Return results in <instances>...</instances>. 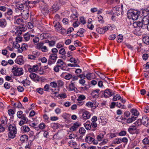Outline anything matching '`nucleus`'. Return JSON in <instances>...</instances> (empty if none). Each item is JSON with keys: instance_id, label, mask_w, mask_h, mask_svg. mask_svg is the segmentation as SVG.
Here are the masks:
<instances>
[{"instance_id": "nucleus-3", "label": "nucleus", "mask_w": 149, "mask_h": 149, "mask_svg": "<svg viewBox=\"0 0 149 149\" xmlns=\"http://www.w3.org/2000/svg\"><path fill=\"white\" fill-rule=\"evenodd\" d=\"M12 70L14 75L16 76H20L22 75L23 73V69L21 68L14 67L12 69Z\"/></svg>"}, {"instance_id": "nucleus-13", "label": "nucleus", "mask_w": 149, "mask_h": 149, "mask_svg": "<svg viewBox=\"0 0 149 149\" xmlns=\"http://www.w3.org/2000/svg\"><path fill=\"white\" fill-rule=\"evenodd\" d=\"M82 118L84 120H86L90 118L91 116L90 113L88 111H85L82 114Z\"/></svg>"}, {"instance_id": "nucleus-26", "label": "nucleus", "mask_w": 149, "mask_h": 149, "mask_svg": "<svg viewBox=\"0 0 149 149\" xmlns=\"http://www.w3.org/2000/svg\"><path fill=\"white\" fill-rule=\"evenodd\" d=\"M84 126L87 130H90L91 129V124L89 121H87L84 124Z\"/></svg>"}, {"instance_id": "nucleus-43", "label": "nucleus", "mask_w": 149, "mask_h": 149, "mask_svg": "<svg viewBox=\"0 0 149 149\" xmlns=\"http://www.w3.org/2000/svg\"><path fill=\"white\" fill-rule=\"evenodd\" d=\"M116 106L118 108H121L122 109H125L126 107L123 104H122L120 103L117 102L116 103Z\"/></svg>"}, {"instance_id": "nucleus-11", "label": "nucleus", "mask_w": 149, "mask_h": 149, "mask_svg": "<svg viewBox=\"0 0 149 149\" xmlns=\"http://www.w3.org/2000/svg\"><path fill=\"white\" fill-rule=\"evenodd\" d=\"M144 24L146 26V28L149 31V16L144 17L143 18Z\"/></svg>"}, {"instance_id": "nucleus-6", "label": "nucleus", "mask_w": 149, "mask_h": 149, "mask_svg": "<svg viewBox=\"0 0 149 149\" xmlns=\"http://www.w3.org/2000/svg\"><path fill=\"white\" fill-rule=\"evenodd\" d=\"M24 6L23 3H16L15 7V11L16 12H19V11H22L24 9Z\"/></svg>"}, {"instance_id": "nucleus-54", "label": "nucleus", "mask_w": 149, "mask_h": 149, "mask_svg": "<svg viewBox=\"0 0 149 149\" xmlns=\"http://www.w3.org/2000/svg\"><path fill=\"white\" fill-rule=\"evenodd\" d=\"M86 82V81L84 79H80L79 80V83L82 86H84V85H86L85 83Z\"/></svg>"}, {"instance_id": "nucleus-14", "label": "nucleus", "mask_w": 149, "mask_h": 149, "mask_svg": "<svg viewBox=\"0 0 149 149\" xmlns=\"http://www.w3.org/2000/svg\"><path fill=\"white\" fill-rule=\"evenodd\" d=\"M7 25L6 20L4 18L0 19V26L1 28H5Z\"/></svg>"}, {"instance_id": "nucleus-37", "label": "nucleus", "mask_w": 149, "mask_h": 149, "mask_svg": "<svg viewBox=\"0 0 149 149\" xmlns=\"http://www.w3.org/2000/svg\"><path fill=\"white\" fill-rule=\"evenodd\" d=\"M47 34L46 33H42L41 34L40 36V39L42 40L45 39H46L48 37Z\"/></svg>"}, {"instance_id": "nucleus-28", "label": "nucleus", "mask_w": 149, "mask_h": 149, "mask_svg": "<svg viewBox=\"0 0 149 149\" xmlns=\"http://www.w3.org/2000/svg\"><path fill=\"white\" fill-rule=\"evenodd\" d=\"M143 41L144 43L149 45V36H146L143 38Z\"/></svg>"}, {"instance_id": "nucleus-8", "label": "nucleus", "mask_w": 149, "mask_h": 149, "mask_svg": "<svg viewBox=\"0 0 149 149\" xmlns=\"http://www.w3.org/2000/svg\"><path fill=\"white\" fill-rule=\"evenodd\" d=\"M20 119H21L19 123V124L20 126H22L23 125L29 123L30 121V120H28L27 118L26 117V115L23 116V117L21 118Z\"/></svg>"}, {"instance_id": "nucleus-52", "label": "nucleus", "mask_w": 149, "mask_h": 149, "mask_svg": "<svg viewBox=\"0 0 149 149\" xmlns=\"http://www.w3.org/2000/svg\"><path fill=\"white\" fill-rule=\"evenodd\" d=\"M114 143L115 144H118L121 143V139L116 138L114 140Z\"/></svg>"}, {"instance_id": "nucleus-22", "label": "nucleus", "mask_w": 149, "mask_h": 149, "mask_svg": "<svg viewBox=\"0 0 149 149\" xmlns=\"http://www.w3.org/2000/svg\"><path fill=\"white\" fill-rule=\"evenodd\" d=\"M91 128H93L92 129L93 131H95L97 129V124L95 122H92L91 123Z\"/></svg>"}, {"instance_id": "nucleus-29", "label": "nucleus", "mask_w": 149, "mask_h": 149, "mask_svg": "<svg viewBox=\"0 0 149 149\" xmlns=\"http://www.w3.org/2000/svg\"><path fill=\"white\" fill-rule=\"evenodd\" d=\"M74 83L72 81H71V84L69 85V89L70 91H72L75 90V87Z\"/></svg>"}, {"instance_id": "nucleus-20", "label": "nucleus", "mask_w": 149, "mask_h": 149, "mask_svg": "<svg viewBox=\"0 0 149 149\" xmlns=\"http://www.w3.org/2000/svg\"><path fill=\"white\" fill-rule=\"evenodd\" d=\"M97 32L100 34H103L106 31L105 30V27L103 28H97L96 29Z\"/></svg>"}, {"instance_id": "nucleus-63", "label": "nucleus", "mask_w": 149, "mask_h": 149, "mask_svg": "<svg viewBox=\"0 0 149 149\" xmlns=\"http://www.w3.org/2000/svg\"><path fill=\"white\" fill-rule=\"evenodd\" d=\"M63 22L64 25H66L68 23V19L66 18H64L62 20Z\"/></svg>"}, {"instance_id": "nucleus-15", "label": "nucleus", "mask_w": 149, "mask_h": 149, "mask_svg": "<svg viewBox=\"0 0 149 149\" xmlns=\"http://www.w3.org/2000/svg\"><path fill=\"white\" fill-rule=\"evenodd\" d=\"M138 24V28H139L140 29H144L146 28V26L144 24V22L143 19L142 22H140L139 21H137Z\"/></svg>"}, {"instance_id": "nucleus-2", "label": "nucleus", "mask_w": 149, "mask_h": 149, "mask_svg": "<svg viewBox=\"0 0 149 149\" xmlns=\"http://www.w3.org/2000/svg\"><path fill=\"white\" fill-rule=\"evenodd\" d=\"M139 15V12L138 11L135 10H131L127 13V16L130 19L135 20L138 19Z\"/></svg>"}, {"instance_id": "nucleus-31", "label": "nucleus", "mask_w": 149, "mask_h": 149, "mask_svg": "<svg viewBox=\"0 0 149 149\" xmlns=\"http://www.w3.org/2000/svg\"><path fill=\"white\" fill-rule=\"evenodd\" d=\"M71 18L73 20H78V15L77 12H75L74 13H73L71 16Z\"/></svg>"}, {"instance_id": "nucleus-33", "label": "nucleus", "mask_w": 149, "mask_h": 149, "mask_svg": "<svg viewBox=\"0 0 149 149\" xmlns=\"http://www.w3.org/2000/svg\"><path fill=\"white\" fill-rule=\"evenodd\" d=\"M26 115L25 114H23V112L22 111H18L17 113V117L19 118H20L23 116H24Z\"/></svg>"}, {"instance_id": "nucleus-10", "label": "nucleus", "mask_w": 149, "mask_h": 149, "mask_svg": "<svg viewBox=\"0 0 149 149\" xmlns=\"http://www.w3.org/2000/svg\"><path fill=\"white\" fill-rule=\"evenodd\" d=\"M142 121L144 125L147 127L149 126V119L147 116H143Z\"/></svg>"}, {"instance_id": "nucleus-64", "label": "nucleus", "mask_w": 149, "mask_h": 149, "mask_svg": "<svg viewBox=\"0 0 149 149\" xmlns=\"http://www.w3.org/2000/svg\"><path fill=\"white\" fill-rule=\"evenodd\" d=\"M126 132L124 130L121 131L119 133V135L120 136H125L126 134Z\"/></svg>"}, {"instance_id": "nucleus-41", "label": "nucleus", "mask_w": 149, "mask_h": 149, "mask_svg": "<svg viewBox=\"0 0 149 149\" xmlns=\"http://www.w3.org/2000/svg\"><path fill=\"white\" fill-rule=\"evenodd\" d=\"M58 52L60 54L62 55H65L66 54L65 49L64 48H61L59 50Z\"/></svg>"}, {"instance_id": "nucleus-38", "label": "nucleus", "mask_w": 149, "mask_h": 149, "mask_svg": "<svg viewBox=\"0 0 149 149\" xmlns=\"http://www.w3.org/2000/svg\"><path fill=\"white\" fill-rule=\"evenodd\" d=\"M104 135L100 133L98 135L97 137V139L99 141H101L104 137Z\"/></svg>"}, {"instance_id": "nucleus-61", "label": "nucleus", "mask_w": 149, "mask_h": 149, "mask_svg": "<svg viewBox=\"0 0 149 149\" xmlns=\"http://www.w3.org/2000/svg\"><path fill=\"white\" fill-rule=\"evenodd\" d=\"M50 85L52 88H56L57 86V84L56 82H52L50 83Z\"/></svg>"}, {"instance_id": "nucleus-1", "label": "nucleus", "mask_w": 149, "mask_h": 149, "mask_svg": "<svg viewBox=\"0 0 149 149\" xmlns=\"http://www.w3.org/2000/svg\"><path fill=\"white\" fill-rule=\"evenodd\" d=\"M9 133L8 136L11 139L14 138L16 136L17 131L16 127L14 124H10L8 127Z\"/></svg>"}, {"instance_id": "nucleus-16", "label": "nucleus", "mask_w": 149, "mask_h": 149, "mask_svg": "<svg viewBox=\"0 0 149 149\" xmlns=\"http://www.w3.org/2000/svg\"><path fill=\"white\" fill-rule=\"evenodd\" d=\"M38 69V65H34L32 67H31L29 68L28 70L29 72H36Z\"/></svg>"}, {"instance_id": "nucleus-25", "label": "nucleus", "mask_w": 149, "mask_h": 149, "mask_svg": "<svg viewBox=\"0 0 149 149\" xmlns=\"http://www.w3.org/2000/svg\"><path fill=\"white\" fill-rule=\"evenodd\" d=\"M143 13L145 16H149V6L143 11Z\"/></svg>"}, {"instance_id": "nucleus-30", "label": "nucleus", "mask_w": 149, "mask_h": 149, "mask_svg": "<svg viewBox=\"0 0 149 149\" xmlns=\"http://www.w3.org/2000/svg\"><path fill=\"white\" fill-rule=\"evenodd\" d=\"M21 129L25 132H28L30 130L29 127L26 125H24L22 127Z\"/></svg>"}, {"instance_id": "nucleus-47", "label": "nucleus", "mask_w": 149, "mask_h": 149, "mask_svg": "<svg viewBox=\"0 0 149 149\" xmlns=\"http://www.w3.org/2000/svg\"><path fill=\"white\" fill-rule=\"evenodd\" d=\"M86 106L88 107L92 108L93 107V103L91 102H88L86 103Z\"/></svg>"}, {"instance_id": "nucleus-21", "label": "nucleus", "mask_w": 149, "mask_h": 149, "mask_svg": "<svg viewBox=\"0 0 149 149\" xmlns=\"http://www.w3.org/2000/svg\"><path fill=\"white\" fill-rule=\"evenodd\" d=\"M19 16L16 15L14 16V18L16 20V23L18 24H21L23 22V20L22 18L18 17Z\"/></svg>"}, {"instance_id": "nucleus-42", "label": "nucleus", "mask_w": 149, "mask_h": 149, "mask_svg": "<svg viewBox=\"0 0 149 149\" xmlns=\"http://www.w3.org/2000/svg\"><path fill=\"white\" fill-rule=\"evenodd\" d=\"M44 44V42H41L37 44V48L38 49H40L43 47Z\"/></svg>"}, {"instance_id": "nucleus-34", "label": "nucleus", "mask_w": 149, "mask_h": 149, "mask_svg": "<svg viewBox=\"0 0 149 149\" xmlns=\"http://www.w3.org/2000/svg\"><path fill=\"white\" fill-rule=\"evenodd\" d=\"M30 35L28 33H25L24 36V38L25 40L28 41L30 39Z\"/></svg>"}, {"instance_id": "nucleus-39", "label": "nucleus", "mask_w": 149, "mask_h": 149, "mask_svg": "<svg viewBox=\"0 0 149 149\" xmlns=\"http://www.w3.org/2000/svg\"><path fill=\"white\" fill-rule=\"evenodd\" d=\"M2 124H5L7 123V118L6 117L4 116L2 117L1 119Z\"/></svg>"}, {"instance_id": "nucleus-17", "label": "nucleus", "mask_w": 149, "mask_h": 149, "mask_svg": "<svg viewBox=\"0 0 149 149\" xmlns=\"http://www.w3.org/2000/svg\"><path fill=\"white\" fill-rule=\"evenodd\" d=\"M80 126V125L78 123H74L73 125L71 127L70 130L72 131H75Z\"/></svg>"}, {"instance_id": "nucleus-59", "label": "nucleus", "mask_w": 149, "mask_h": 149, "mask_svg": "<svg viewBox=\"0 0 149 149\" xmlns=\"http://www.w3.org/2000/svg\"><path fill=\"white\" fill-rule=\"evenodd\" d=\"M74 44L76 47L80 46L81 45L79 41L77 40L74 41Z\"/></svg>"}, {"instance_id": "nucleus-27", "label": "nucleus", "mask_w": 149, "mask_h": 149, "mask_svg": "<svg viewBox=\"0 0 149 149\" xmlns=\"http://www.w3.org/2000/svg\"><path fill=\"white\" fill-rule=\"evenodd\" d=\"M57 57V54H52L50 55L49 59L52 60L54 61H55Z\"/></svg>"}, {"instance_id": "nucleus-60", "label": "nucleus", "mask_w": 149, "mask_h": 149, "mask_svg": "<svg viewBox=\"0 0 149 149\" xmlns=\"http://www.w3.org/2000/svg\"><path fill=\"white\" fill-rule=\"evenodd\" d=\"M109 134V138L111 139L113 138L116 137V136L117 134L115 133H111Z\"/></svg>"}, {"instance_id": "nucleus-58", "label": "nucleus", "mask_w": 149, "mask_h": 149, "mask_svg": "<svg viewBox=\"0 0 149 149\" xmlns=\"http://www.w3.org/2000/svg\"><path fill=\"white\" fill-rule=\"evenodd\" d=\"M58 87H61L64 85V83L63 81L61 80L58 81Z\"/></svg>"}, {"instance_id": "nucleus-46", "label": "nucleus", "mask_w": 149, "mask_h": 149, "mask_svg": "<svg viewBox=\"0 0 149 149\" xmlns=\"http://www.w3.org/2000/svg\"><path fill=\"white\" fill-rule=\"evenodd\" d=\"M46 127V125L43 123H40L39 125V127L41 130H43Z\"/></svg>"}, {"instance_id": "nucleus-23", "label": "nucleus", "mask_w": 149, "mask_h": 149, "mask_svg": "<svg viewBox=\"0 0 149 149\" xmlns=\"http://www.w3.org/2000/svg\"><path fill=\"white\" fill-rule=\"evenodd\" d=\"M137 117L133 116L132 115L130 118H129L127 119V123H132L135 120L136 118Z\"/></svg>"}, {"instance_id": "nucleus-56", "label": "nucleus", "mask_w": 149, "mask_h": 149, "mask_svg": "<svg viewBox=\"0 0 149 149\" xmlns=\"http://www.w3.org/2000/svg\"><path fill=\"white\" fill-rule=\"evenodd\" d=\"M39 38L38 37H35L33 40V42L34 44L38 43L39 41Z\"/></svg>"}, {"instance_id": "nucleus-36", "label": "nucleus", "mask_w": 149, "mask_h": 149, "mask_svg": "<svg viewBox=\"0 0 149 149\" xmlns=\"http://www.w3.org/2000/svg\"><path fill=\"white\" fill-rule=\"evenodd\" d=\"M121 97L119 94H116L114 95L113 99V100L114 101H117L121 99Z\"/></svg>"}, {"instance_id": "nucleus-9", "label": "nucleus", "mask_w": 149, "mask_h": 149, "mask_svg": "<svg viewBox=\"0 0 149 149\" xmlns=\"http://www.w3.org/2000/svg\"><path fill=\"white\" fill-rule=\"evenodd\" d=\"M60 8V4L59 3H55L52 6L50 10L53 12H56Z\"/></svg>"}, {"instance_id": "nucleus-4", "label": "nucleus", "mask_w": 149, "mask_h": 149, "mask_svg": "<svg viewBox=\"0 0 149 149\" xmlns=\"http://www.w3.org/2000/svg\"><path fill=\"white\" fill-rule=\"evenodd\" d=\"M115 94V92L114 91H113L111 90L108 88L105 90L104 95L105 97L108 98Z\"/></svg>"}, {"instance_id": "nucleus-45", "label": "nucleus", "mask_w": 149, "mask_h": 149, "mask_svg": "<svg viewBox=\"0 0 149 149\" xmlns=\"http://www.w3.org/2000/svg\"><path fill=\"white\" fill-rule=\"evenodd\" d=\"M13 47H14L18 49L20 48V45L18 44V42L16 41L15 42H13Z\"/></svg>"}, {"instance_id": "nucleus-44", "label": "nucleus", "mask_w": 149, "mask_h": 149, "mask_svg": "<svg viewBox=\"0 0 149 149\" xmlns=\"http://www.w3.org/2000/svg\"><path fill=\"white\" fill-rule=\"evenodd\" d=\"M13 12L12 9L10 8H8L7 9V11L5 13L8 15H12Z\"/></svg>"}, {"instance_id": "nucleus-19", "label": "nucleus", "mask_w": 149, "mask_h": 149, "mask_svg": "<svg viewBox=\"0 0 149 149\" xmlns=\"http://www.w3.org/2000/svg\"><path fill=\"white\" fill-rule=\"evenodd\" d=\"M29 76L31 79L34 81L39 78V77L36 74L33 73H31Z\"/></svg>"}, {"instance_id": "nucleus-35", "label": "nucleus", "mask_w": 149, "mask_h": 149, "mask_svg": "<svg viewBox=\"0 0 149 149\" xmlns=\"http://www.w3.org/2000/svg\"><path fill=\"white\" fill-rule=\"evenodd\" d=\"M79 132L80 134L84 135L85 134L86 131L84 127H81L80 128Z\"/></svg>"}, {"instance_id": "nucleus-32", "label": "nucleus", "mask_w": 149, "mask_h": 149, "mask_svg": "<svg viewBox=\"0 0 149 149\" xmlns=\"http://www.w3.org/2000/svg\"><path fill=\"white\" fill-rule=\"evenodd\" d=\"M131 112L132 113V115H134L135 117H136L139 115V113L137 110L136 109H132L131 110Z\"/></svg>"}, {"instance_id": "nucleus-62", "label": "nucleus", "mask_w": 149, "mask_h": 149, "mask_svg": "<svg viewBox=\"0 0 149 149\" xmlns=\"http://www.w3.org/2000/svg\"><path fill=\"white\" fill-rule=\"evenodd\" d=\"M29 59L32 60H34L36 58V56L33 55H29L28 56Z\"/></svg>"}, {"instance_id": "nucleus-48", "label": "nucleus", "mask_w": 149, "mask_h": 149, "mask_svg": "<svg viewBox=\"0 0 149 149\" xmlns=\"http://www.w3.org/2000/svg\"><path fill=\"white\" fill-rule=\"evenodd\" d=\"M143 143L144 144H148L149 143V136L148 138H145L143 140Z\"/></svg>"}, {"instance_id": "nucleus-7", "label": "nucleus", "mask_w": 149, "mask_h": 149, "mask_svg": "<svg viewBox=\"0 0 149 149\" xmlns=\"http://www.w3.org/2000/svg\"><path fill=\"white\" fill-rule=\"evenodd\" d=\"M128 130L131 134H132L133 132L136 134H139L140 132L139 129L137 128L134 125L130 126Z\"/></svg>"}, {"instance_id": "nucleus-5", "label": "nucleus", "mask_w": 149, "mask_h": 149, "mask_svg": "<svg viewBox=\"0 0 149 149\" xmlns=\"http://www.w3.org/2000/svg\"><path fill=\"white\" fill-rule=\"evenodd\" d=\"M86 142L88 143H93L94 144H97V142L95 141L94 139L90 135H88L86 136L85 139Z\"/></svg>"}, {"instance_id": "nucleus-24", "label": "nucleus", "mask_w": 149, "mask_h": 149, "mask_svg": "<svg viewBox=\"0 0 149 149\" xmlns=\"http://www.w3.org/2000/svg\"><path fill=\"white\" fill-rule=\"evenodd\" d=\"M64 64V62L61 59H58L56 63V65L58 66L61 67L63 66Z\"/></svg>"}, {"instance_id": "nucleus-51", "label": "nucleus", "mask_w": 149, "mask_h": 149, "mask_svg": "<svg viewBox=\"0 0 149 149\" xmlns=\"http://www.w3.org/2000/svg\"><path fill=\"white\" fill-rule=\"evenodd\" d=\"M72 77V75L70 74H67L65 77V79L67 80H70Z\"/></svg>"}, {"instance_id": "nucleus-18", "label": "nucleus", "mask_w": 149, "mask_h": 149, "mask_svg": "<svg viewBox=\"0 0 149 149\" xmlns=\"http://www.w3.org/2000/svg\"><path fill=\"white\" fill-rule=\"evenodd\" d=\"M25 31V28L24 26L23 25L20 26H19V29H18L17 32L16 33L17 34V35L19 36L22 33L23 31Z\"/></svg>"}, {"instance_id": "nucleus-49", "label": "nucleus", "mask_w": 149, "mask_h": 149, "mask_svg": "<svg viewBox=\"0 0 149 149\" xmlns=\"http://www.w3.org/2000/svg\"><path fill=\"white\" fill-rule=\"evenodd\" d=\"M142 123V120H141V119H138L134 124L136 126H139L141 125Z\"/></svg>"}, {"instance_id": "nucleus-55", "label": "nucleus", "mask_w": 149, "mask_h": 149, "mask_svg": "<svg viewBox=\"0 0 149 149\" xmlns=\"http://www.w3.org/2000/svg\"><path fill=\"white\" fill-rule=\"evenodd\" d=\"M124 117H126L127 118L129 117L130 116V112L127 111L125 112L124 113Z\"/></svg>"}, {"instance_id": "nucleus-12", "label": "nucleus", "mask_w": 149, "mask_h": 149, "mask_svg": "<svg viewBox=\"0 0 149 149\" xmlns=\"http://www.w3.org/2000/svg\"><path fill=\"white\" fill-rule=\"evenodd\" d=\"M15 62L20 65L23 64L24 63V61L23 59V56H18L15 60Z\"/></svg>"}, {"instance_id": "nucleus-50", "label": "nucleus", "mask_w": 149, "mask_h": 149, "mask_svg": "<svg viewBox=\"0 0 149 149\" xmlns=\"http://www.w3.org/2000/svg\"><path fill=\"white\" fill-rule=\"evenodd\" d=\"M123 36L121 35H119L117 36V42H121L123 40Z\"/></svg>"}, {"instance_id": "nucleus-53", "label": "nucleus", "mask_w": 149, "mask_h": 149, "mask_svg": "<svg viewBox=\"0 0 149 149\" xmlns=\"http://www.w3.org/2000/svg\"><path fill=\"white\" fill-rule=\"evenodd\" d=\"M8 113L10 116H12L14 114V112L12 109H10L8 111Z\"/></svg>"}, {"instance_id": "nucleus-40", "label": "nucleus", "mask_w": 149, "mask_h": 149, "mask_svg": "<svg viewBox=\"0 0 149 149\" xmlns=\"http://www.w3.org/2000/svg\"><path fill=\"white\" fill-rule=\"evenodd\" d=\"M86 98V96L84 95H79L78 98L77 99V101H83Z\"/></svg>"}, {"instance_id": "nucleus-57", "label": "nucleus", "mask_w": 149, "mask_h": 149, "mask_svg": "<svg viewBox=\"0 0 149 149\" xmlns=\"http://www.w3.org/2000/svg\"><path fill=\"white\" fill-rule=\"evenodd\" d=\"M125 119V118L120 116L117 117L116 118V120L118 122H121L123 120H124Z\"/></svg>"}]
</instances>
